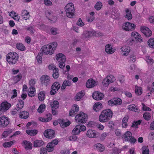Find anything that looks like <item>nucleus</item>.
Returning <instances> with one entry per match:
<instances>
[{
    "label": "nucleus",
    "mask_w": 154,
    "mask_h": 154,
    "mask_svg": "<svg viewBox=\"0 0 154 154\" xmlns=\"http://www.w3.org/2000/svg\"><path fill=\"white\" fill-rule=\"evenodd\" d=\"M102 6V4L100 2H97L94 6L95 8L97 10H99Z\"/></svg>",
    "instance_id": "nucleus-50"
},
{
    "label": "nucleus",
    "mask_w": 154,
    "mask_h": 154,
    "mask_svg": "<svg viewBox=\"0 0 154 154\" xmlns=\"http://www.w3.org/2000/svg\"><path fill=\"white\" fill-rule=\"evenodd\" d=\"M126 42L128 45H131L134 43V41L132 38H129L127 41Z\"/></svg>",
    "instance_id": "nucleus-64"
},
{
    "label": "nucleus",
    "mask_w": 154,
    "mask_h": 154,
    "mask_svg": "<svg viewBox=\"0 0 154 154\" xmlns=\"http://www.w3.org/2000/svg\"><path fill=\"white\" fill-rule=\"evenodd\" d=\"M46 17L48 18L49 20H51L52 18V17L53 16L52 14L50 12H48L46 13Z\"/></svg>",
    "instance_id": "nucleus-62"
},
{
    "label": "nucleus",
    "mask_w": 154,
    "mask_h": 154,
    "mask_svg": "<svg viewBox=\"0 0 154 154\" xmlns=\"http://www.w3.org/2000/svg\"><path fill=\"white\" fill-rule=\"evenodd\" d=\"M50 105L53 109H57L59 108V104L57 100H54L50 103Z\"/></svg>",
    "instance_id": "nucleus-27"
},
{
    "label": "nucleus",
    "mask_w": 154,
    "mask_h": 154,
    "mask_svg": "<svg viewBox=\"0 0 154 154\" xmlns=\"http://www.w3.org/2000/svg\"><path fill=\"white\" fill-rule=\"evenodd\" d=\"M71 85V82L69 80H65L63 82L61 86V91H63L67 86H70Z\"/></svg>",
    "instance_id": "nucleus-25"
},
{
    "label": "nucleus",
    "mask_w": 154,
    "mask_h": 154,
    "mask_svg": "<svg viewBox=\"0 0 154 154\" xmlns=\"http://www.w3.org/2000/svg\"><path fill=\"white\" fill-rule=\"evenodd\" d=\"M45 92L44 91H42L40 92L38 94V97L39 100L41 101H43L45 99Z\"/></svg>",
    "instance_id": "nucleus-38"
},
{
    "label": "nucleus",
    "mask_w": 154,
    "mask_h": 154,
    "mask_svg": "<svg viewBox=\"0 0 154 154\" xmlns=\"http://www.w3.org/2000/svg\"><path fill=\"white\" fill-rule=\"evenodd\" d=\"M58 123L60 126L63 128L69 126L71 124L70 122L69 121H66L65 120L62 119H59L58 120Z\"/></svg>",
    "instance_id": "nucleus-13"
},
{
    "label": "nucleus",
    "mask_w": 154,
    "mask_h": 154,
    "mask_svg": "<svg viewBox=\"0 0 154 154\" xmlns=\"http://www.w3.org/2000/svg\"><path fill=\"white\" fill-rule=\"evenodd\" d=\"M113 100L114 101L115 105H120L122 103V101L121 99L119 98H114Z\"/></svg>",
    "instance_id": "nucleus-47"
},
{
    "label": "nucleus",
    "mask_w": 154,
    "mask_h": 154,
    "mask_svg": "<svg viewBox=\"0 0 154 154\" xmlns=\"http://www.w3.org/2000/svg\"><path fill=\"white\" fill-rule=\"evenodd\" d=\"M143 117L146 120L148 121L151 119V115L149 112H146L143 114Z\"/></svg>",
    "instance_id": "nucleus-48"
},
{
    "label": "nucleus",
    "mask_w": 154,
    "mask_h": 154,
    "mask_svg": "<svg viewBox=\"0 0 154 154\" xmlns=\"http://www.w3.org/2000/svg\"><path fill=\"white\" fill-rule=\"evenodd\" d=\"M101 112L106 115L109 119H110L112 118V112L111 110L107 109Z\"/></svg>",
    "instance_id": "nucleus-23"
},
{
    "label": "nucleus",
    "mask_w": 154,
    "mask_h": 154,
    "mask_svg": "<svg viewBox=\"0 0 154 154\" xmlns=\"http://www.w3.org/2000/svg\"><path fill=\"white\" fill-rule=\"evenodd\" d=\"M125 17L128 20H130L132 18V16L131 11L129 9H127L126 11Z\"/></svg>",
    "instance_id": "nucleus-39"
},
{
    "label": "nucleus",
    "mask_w": 154,
    "mask_h": 154,
    "mask_svg": "<svg viewBox=\"0 0 154 154\" xmlns=\"http://www.w3.org/2000/svg\"><path fill=\"white\" fill-rule=\"evenodd\" d=\"M96 82L92 79H88L86 82V85L87 88H91L94 87L95 85Z\"/></svg>",
    "instance_id": "nucleus-21"
},
{
    "label": "nucleus",
    "mask_w": 154,
    "mask_h": 154,
    "mask_svg": "<svg viewBox=\"0 0 154 154\" xmlns=\"http://www.w3.org/2000/svg\"><path fill=\"white\" fill-rule=\"evenodd\" d=\"M57 28L52 27L50 29L51 34L53 35H56L57 34Z\"/></svg>",
    "instance_id": "nucleus-56"
},
{
    "label": "nucleus",
    "mask_w": 154,
    "mask_h": 154,
    "mask_svg": "<svg viewBox=\"0 0 154 154\" xmlns=\"http://www.w3.org/2000/svg\"><path fill=\"white\" fill-rule=\"evenodd\" d=\"M135 92L139 95H141L142 93V89L137 86L135 87Z\"/></svg>",
    "instance_id": "nucleus-51"
},
{
    "label": "nucleus",
    "mask_w": 154,
    "mask_h": 154,
    "mask_svg": "<svg viewBox=\"0 0 154 154\" xmlns=\"http://www.w3.org/2000/svg\"><path fill=\"white\" fill-rule=\"evenodd\" d=\"M15 142V140H13L9 142L4 143L3 146L5 148L9 147Z\"/></svg>",
    "instance_id": "nucleus-42"
},
{
    "label": "nucleus",
    "mask_w": 154,
    "mask_h": 154,
    "mask_svg": "<svg viewBox=\"0 0 154 154\" xmlns=\"http://www.w3.org/2000/svg\"><path fill=\"white\" fill-rule=\"evenodd\" d=\"M128 59L130 62H134L136 60V57L134 54H131L129 57Z\"/></svg>",
    "instance_id": "nucleus-52"
},
{
    "label": "nucleus",
    "mask_w": 154,
    "mask_h": 154,
    "mask_svg": "<svg viewBox=\"0 0 154 154\" xmlns=\"http://www.w3.org/2000/svg\"><path fill=\"white\" fill-rule=\"evenodd\" d=\"M142 149L143 154H149V150L147 146H143Z\"/></svg>",
    "instance_id": "nucleus-53"
},
{
    "label": "nucleus",
    "mask_w": 154,
    "mask_h": 154,
    "mask_svg": "<svg viewBox=\"0 0 154 154\" xmlns=\"http://www.w3.org/2000/svg\"><path fill=\"white\" fill-rule=\"evenodd\" d=\"M102 105L100 103H96L93 106V109L96 112L99 111L102 108Z\"/></svg>",
    "instance_id": "nucleus-28"
},
{
    "label": "nucleus",
    "mask_w": 154,
    "mask_h": 154,
    "mask_svg": "<svg viewBox=\"0 0 154 154\" xmlns=\"http://www.w3.org/2000/svg\"><path fill=\"white\" fill-rule=\"evenodd\" d=\"M25 29L27 31H29L31 33L33 34L34 31V29L32 26H29L26 28Z\"/></svg>",
    "instance_id": "nucleus-55"
},
{
    "label": "nucleus",
    "mask_w": 154,
    "mask_h": 154,
    "mask_svg": "<svg viewBox=\"0 0 154 154\" xmlns=\"http://www.w3.org/2000/svg\"><path fill=\"white\" fill-rule=\"evenodd\" d=\"M128 108L130 110L137 112H139L140 111L138 107L136 106L134 104L129 105L128 106Z\"/></svg>",
    "instance_id": "nucleus-26"
},
{
    "label": "nucleus",
    "mask_w": 154,
    "mask_h": 154,
    "mask_svg": "<svg viewBox=\"0 0 154 154\" xmlns=\"http://www.w3.org/2000/svg\"><path fill=\"white\" fill-rule=\"evenodd\" d=\"M9 123L8 118L5 116H2L0 117V127L5 128L7 126Z\"/></svg>",
    "instance_id": "nucleus-10"
},
{
    "label": "nucleus",
    "mask_w": 154,
    "mask_h": 154,
    "mask_svg": "<svg viewBox=\"0 0 154 154\" xmlns=\"http://www.w3.org/2000/svg\"><path fill=\"white\" fill-rule=\"evenodd\" d=\"M121 149H119L116 147H114L112 149V154H119L121 152Z\"/></svg>",
    "instance_id": "nucleus-49"
},
{
    "label": "nucleus",
    "mask_w": 154,
    "mask_h": 154,
    "mask_svg": "<svg viewBox=\"0 0 154 154\" xmlns=\"http://www.w3.org/2000/svg\"><path fill=\"white\" fill-rule=\"evenodd\" d=\"M94 17L93 16L87 17L86 18L87 21L89 22H91L94 19Z\"/></svg>",
    "instance_id": "nucleus-61"
},
{
    "label": "nucleus",
    "mask_w": 154,
    "mask_h": 154,
    "mask_svg": "<svg viewBox=\"0 0 154 154\" xmlns=\"http://www.w3.org/2000/svg\"><path fill=\"white\" fill-rule=\"evenodd\" d=\"M42 54L41 53L38 54L36 57V59L37 60L38 62L39 63H42Z\"/></svg>",
    "instance_id": "nucleus-54"
},
{
    "label": "nucleus",
    "mask_w": 154,
    "mask_h": 154,
    "mask_svg": "<svg viewBox=\"0 0 154 154\" xmlns=\"http://www.w3.org/2000/svg\"><path fill=\"white\" fill-rule=\"evenodd\" d=\"M16 48L21 51H24L25 50L26 48L21 43H17L16 45Z\"/></svg>",
    "instance_id": "nucleus-37"
},
{
    "label": "nucleus",
    "mask_w": 154,
    "mask_h": 154,
    "mask_svg": "<svg viewBox=\"0 0 154 154\" xmlns=\"http://www.w3.org/2000/svg\"><path fill=\"white\" fill-rule=\"evenodd\" d=\"M65 9L67 16L69 18H72L74 15L75 11L73 4L72 3L68 4L65 6Z\"/></svg>",
    "instance_id": "nucleus-2"
},
{
    "label": "nucleus",
    "mask_w": 154,
    "mask_h": 154,
    "mask_svg": "<svg viewBox=\"0 0 154 154\" xmlns=\"http://www.w3.org/2000/svg\"><path fill=\"white\" fill-rule=\"evenodd\" d=\"M123 136L125 141L129 142L131 144L134 143L137 141L136 139L132 136L131 133L129 131L126 132Z\"/></svg>",
    "instance_id": "nucleus-5"
},
{
    "label": "nucleus",
    "mask_w": 154,
    "mask_h": 154,
    "mask_svg": "<svg viewBox=\"0 0 154 154\" xmlns=\"http://www.w3.org/2000/svg\"><path fill=\"white\" fill-rule=\"evenodd\" d=\"M136 28V25L128 22H125L123 23L122 28L123 30L126 31L134 30Z\"/></svg>",
    "instance_id": "nucleus-4"
},
{
    "label": "nucleus",
    "mask_w": 154,
    "mask_h": 154,
    "mask_svg": "<svg viewBox=\"0 0 154 154\" xmlns=\"http://www.w3.org/2000/svg\"><path fill=\"white\" fill-rule=\"evenodd\" d=\"M86 135L89 137H97V134L96 131L92 129L88 130L86 133Z\"/></svg>",
    "instance_id": "nucleus-19"
},
{
    "label": "nucleus",
    "mask_w": 154,
    "mask_h": 154,
    "mask_svg": "<svg viewBox=\"0 0 154 154\" xmlns=\"http://www.w3.org/2000/svg\"><path fill=\"white\" fill-rule=\"evenodd\" d=\"M80 126L79 125H77L73 129L72 131V134L73 135H76L79 134L80 132Z\"/></svg>",
    "instance_id": "nucleus-34"
},
{
    "label": "nucleus",
    "mask_w": 154,
    "mask_h": 154,
    "mask_svg": "<svg viewBox=\"0 0 154 154\" xmlns=\"http://www.w3.org/2000/svg\"><path fill=\"white\" fill-rule=\"evenodd\" d=\"M94 32L93 31H85L81 35L82 39L89 38L93 35Z\"/></svg>",
    "instance_id": "nucleus-15"
},
{
    "label": "nucleus",
    "mask_w": 154,
    "mask_h": 154,
    "mask_svg": "<svg viewBox=\"0 0 154 154\" xmlns=\"http://www.w3.org/2000/svg\"><path fill=\"white\" fill-rule=\"evenodd\" d=\"M55 68V69L53 71L52 76L54 79H57L59 76V69L57 68Z\"/></svg>",
    "instance_id": "nucleus-44"
},
{
    "label": "nucleus",
    "mask_w": 154,
    "mask_h": 154,
    "mask_svg": "<svg viewBox=\"0 0 154 154\" xmlns=\"http://www.w3.org/2000/svg\"><path fill=\"white\" fill-rule=\"evenodd\" d=\"M47 46L46 45H45L42 46L41 48L42 52L45 54H49L51 55L50 50L48 49V48Z\"/></svg>",
    "instance_id": "nucleus-29"
},
{
    "label": "nucleus",
    "mask_w": 154,
    "mask_h": 154,
    "mask_svg": "<svg viewBox=\"0 0 154 154\" xmlns=\"http://www.w3.org/2000/svg\"><path fill=\"white\" fill-rule=\"evenodd\" d=\"M149 46L152 48H154V38H150L148 41Z\"/></svg>",
    "instance_id": "nucleus-45"
},
{
    "label": "nucleus",
    "mask_w": 154,
    "mask_h": 154,
    "mask_svg": "<svg viewBox=\"0 0 154 154\" xmlns=\"http://www.w3.org/2000/svg\"><path fill=\"white\" fill-rule=\"evenodd\" d=\"M115 49L112 48V46L109 44L106 45L105 47L106 52L109 54L113 53L115 51Z\"/></svg>",
    "instance_id": "nucleus-20"
},
{
    "label": "nucleus",
    "mask_w": 154,
    "mask_h": 154,
    "mask_svg": "<svg viewBox=\"0 0 154 154\" xmlns=\"http://www.w3.org/2000/svg\"><path fill=\"white\" fill-rule=\"evenodd\" d=\"M11 104L7 102H2L0 105V107L4 112L8 110L11 107Z\"/></svg>",
    "instance_id": "nucleus-14"
},
{
    "label": "nucleus",
    "mask_w": 154,
    "mask_h": 154,
    "mask_svg": "<svg viewBox=\"0 0 154 154\" xmlns=\"http://www.w3.org/2000/svg\"><path fill=\"white\" fill-rule=\"evenodd\" d=\"M57 45V43L56 42H53L48 45V49L50 50L51 52V55L52 54L54 53V50H56Z\"/></svg>",
    "instance_id": "nucleus-17"
},
{
    "label": "nucleus",
    "mask_w": 154,
    "mask_h": 154,
    "mask_svg": "<svg viewBox=\"0 0 154 154\" xmlns=\"http://www.w3.org/2000/svg\"><path fill=\"white\" fill-rule=\"evenodd\" d=\"M115 80V77L112 75H111L107 76L104 79L103 81V84L104 86L107 87L109 84L113 82Z\"/></svg>",
    "instance_id": "nucleus-8"
},
{
    "label": "nucleus",
    "mask_w": 154,
    "mask_h": 154,
    "mask_svg": "<svg viewBox=\"0 0 154 154\" xmlns=\"http://www.w3.org/2000/svg\"><path fill=\"white\" fill-rule=\"evenodd\" d=\"M109 119L107 118V116L106 115L104 114L102 112L99 117V121L101 122H106L108 121Z\"/></svg>",
    "instance_id": "nucleus-22"
},
{
    "label": "nucleus",
    "mask_w": 154,
    "mask_h": 154,
    "mask_svg": "<svg viewBox=\"0 0 154 154\" xmlns=\"http://www.w3.org/2000/svg\"><path fill=\"white\" fill-rule=\"evenodd\" d=\"M44 144V142L42 140H36L35 141L34 143V146L36 147H39L43 145Z\"/></svg>",
    "instance_id": "nucleus-30"
},
{
    "label": "nucleus",
    "mask_w": 154,
    "mask_h": 154,
    "mask_svg": "<svg viewBox=\"0 0 154 154\" xmlns=\"http://www.w3.org/2000/svg\"><path fill=\"white\" fill-rule=\"evenodd\" d=\"M77 24L79 26H82L84 25V23L82 22L81 19L79 18L77 23Z\"/></svg>",
    "instance_id": "nucleus-63"
},
{
    "label": "nucleus",
    "mask_w": 154,
    "mask_h": 154,
    "mask_svg": "<svg viewBox=\"0 0 154 154\" xmlns=\"http://www.w3.org/2000/svg\"><path fill=\"white\" fill-rule=\"evenodd\" d=\"M19 56L15 52H11L6 55V59L7 62L11 64H14L18 61Z\"/></svg>",
    "instance_id": "nucleus-1"
},
{
    "label": "nucleus",
    "mask_w": 154,
    "mask_h": 154,
    "mask_svg": "<svg viewBox=\"0 0 154 154\" xmlns=\"http://www.w3.org/2000/svg\"><path fill=\"white\" fill-rule=\"evenodd\" d=\"M121 49L124 53L123 54V55L125 56L128 55L130 51V47L129 46L127 45L123 46L121 48Z\"/></svg>",
    "instance_id": "nucleus-24"
},
{
    "label": "nucleus",
    "mask_w": 154,
    "mask_h": 154,
    "mask_svg": "<svg viewBox=\"0 0 154 154\" xmlns=\"http://www.w3.org/2000/svg\"><path fill=\"white\" fill-rule=\"evenodd\" d=\"M93 98L96 100L102 99L103 97V94L99 92H95L92 95Z\"/></svg>",
    "instance_id": "nucleus-16"
},
{
    "label": "nucleus",
    "mask_w": 154,
    "mask_h": 154,
    "mask_svg": "<svg viewBox=\"0 0 154 154\" xmlns=\"http://www.w3.org/2000/svg\"><path fill=\"white\" fill-rule=\"evenodd\" d=\"M142 105L143 106L142 109L143 110L145 111H151V109L150 108L146 106L143 103H142Z\"/></svg>",
    "instance_id": "nucleus-57"
},
{
    "label": "nucleus",
    "mask_w": 154,
    "mask_h": 154,
    "mask_svg": "<svg viewBox=\"0 0 154 154\" xmlns=\"http://www.w3.org/2000/svg\"><path fill=\"white\" fill-rule=\"evenodd\" d=\"M30 90L28 92V95L32 97L34 96V92H35V88L33 87H31L30 88Z\"/></svg>",
    "instance_id": "nucleus-41"
},
{
    "label": "nucleus",
    "mask_w": 154,
    "mask_h": 154,
    "mask_svg": "<svg viewBox=\"0 0 154 154\" xmlns=\"http://www.w3.org/2000/svg\"><path fill=\"white\" fill-rule=\"evenodd\" d=\"M45 105L44 104H41L38 109V112L39 113L43 112L45 108Z\"/></svg>",
    "instance_id": "nucleus-43"
},
{
    "label": "nucleus",
    "mask_w": 154,
    "mask_h": 154,
    "mask_svg": "<svg viewBox=\"0 0 154 154\" xmlns=\"http://www.w3.org/2000/svg\"><path fill=\"white\" fill-rule=\"evenodd\" d=\"M41 84L47 86L50 84L51 81L50 77L47 75H43L40 78Z\"/></svg>",
    "instance_id": "nucleus-9"
},
{
    "label": "nucleus",
    "mask_w": 154,
    "mask_h": 154,
    "mask_svg": "<svg viewBox=\"0 0 154 154\" xmlns=\"http://www.w3.org/2000/svg\"><path fill=\"white\" fill-rule=\"evenodd\" d=\"M95 147L100 152H102L105 150V147L100 143H97L95 145Z\"/></svg>",
    "instance_id": "nucleus-32"
},
{
    "label": "nucleus",
    "mask_w": 154,
    "mask_h": 154,
    "mask_svg": "<svg viewBox=\"0 0 154 154\" xmlns=\"http://www.w3.org/2000/svg\"><path fill=\"white\" fill-rule=\"evenodd\" d=\"M44 134L46 137L52 139L54 137V131L51 129H48L45 131Z\"/></svg>",
    "instance_id": "nucleus-12"
},
{
    "label": "nucleus",
    "mask_w": 154,
    "mask_h": 154,
    "mask_svg": "<svg viewBox=\"0 0 154 154\" xmlns=\"http://www.w3.org/2000/svg\"><path fill=\"white\" fill-rule=\"evenodd\" d=\"M23 142L25 145V147L26 149H31L32 148V144L30 142L25 140Z\"/></svg>",
    "instance_id": "nucleus-35"
},
{
    "label": "nucleus",
    "mask_w": 154,
    "mask_h": 154,
    "mask_svg": "<svg viewBox=\"0 0 154 154\" xmlns=\"http://www.w3.org/2000/svg\"><path fill=\"white\" fill-rule=\"evenodd\" d=\"M56 60L58 62H66V58L65 55L60 53L56 55Z\"/></svg>",
    "instance_id": "nucleus-18"
},
{
    "label": "nucleus",
    "mask_w": 154,
    "mask_h": 154,
    "mask_svg": "<svg viewBox=\"0 0 154 154\" xmlns=\"http://www.w3.org/2000/svg\"><path fill=\"white\" fill-rule=\"evenodd\" d=\"M142 32L146 37L150 36L152 34L151 30L147 27L142 26L140 29Z\"/></svg>",
    "instance_id": "nucleus-11"
},
{
    "label": "nucleus",
    "mask_w": 154,
    "mask_h": 154,
    "mask_svg": "<svg viewBox=\"0 0 154 154\" xmlns=\"http://www.w3.org/2000/svg\"><path fill=\"white\" fill-rule=\"evenodd\" d=\"M12 132V131L11 129H8L7 131H4L2 135V137L3 138H6L8 135L11 133Z\"/></svg>",
    "instance_id": "nucleus-40"
},
{
    "label": "nucleus",
    "mask_w": 154,
    "mask_h": 154,
    "mask_svg": "<svg viewBox=\"0 0 154 154\" xmlns=\"http://www.w3.org/2000/svg\"><path fill=\"white\" fill-rule=\"evenodd\" d=\"M88 116L83 112L77 115L75 118L76 122L78 123H85L88 119Z\"/></svg>",
    "instance_id": "nucleus-3"
},
{
    "label": "nucleus",
    "mask_w": 154,
    "mask_h": 154,
    "mask_svg": "<svg viewBox=\"0 0 154 154\" xmlns=\"http://www.w3.org/2000/svg\"><path fill=\"white\" fill-rule=\"evenodd\" d=\"M22 78V75H21L20 74L15 76L14 77V80L15 81H16L17 82H18L20 81Z\"/></svg>",
    "instance_id": "nucleus-58"
},
{
    "label": "nucleus",
    "mask_w": 154,
    "mask_h": 154,
    "mask_svg": "<svg viewBox=\"0 0 154 154\" xmlns=\"http://www.w3.org/2000/svg\"><path fill=\"white\" fill-rule=\"evenodd\" d=\"M60 83L57 82H54L52 85L51 88L50 94L51 95H54L55 94L60 88Z\"/></svg>",
    "instance_id": "nucleus-7"
},
{
    "label": "nucleus",
    "mask_w": 154,
    "mask_h": 154,
    "mask_svg": "<svg viewBox=\"0 0 154 154\" xmlns=\"http://www.w3.org/2000/svg\"><path fill=\"white\" fill-rule=\"evenodd\" d=\"M26 133L30 135H35L38 133L37 130H27Z\"/></svg>",
    "instance_id": "nucleus-36"
},
{
    "label": "nucleus",
    "mask_w": 154,
    "mask_h": 154,
    "mask_svg": "<svg viewBox=\"0 0 154 154\" xmlns=\"http://www.w3.org/2000/svg\"><path fill=\"white\" fill-rule=\"evenodd\" d=\"M59 141L57 139H54L51 142L49 143L46 146V149L48 152H51L54 149V147L57 145Z\"/></svg>",
    "instance_id": "nucleus-6"
},
{
    "label": "nucleus",
    "mask_w": 154,
    "mask_h": 154,
    "mask_svg": "<svg viewBox=\"0 0 154 154\" xmlns=\"http://www.w3.org/2000/svg\"><path fill=\"white\" fill-rule=\"evenodd\" d=\"M23 15L22 16H23V14H24V16L25 17H24V18L25 20H27L29 19L30 17V15L29 14V13L28 12H27L26 10H24L22 13Z\"/></svg>",
    "instance_id": "nucleus-46"
},
{
    "label": "nucleus",
    "mask_w": 154,
    "mask_h": 154,
    "mask_svg": "<svg viewBox=\"0 0 154 154\" xmlns=\"http://www.w3.org/2000/svg\"><path fill=\"white\" fill-rule=\"evenodd\" d=\"M40 154H47V150L46 148L45 149L42 147L40 149Z\"/></svg>",
    "instance_id": "nucleus-60"
},
{
    "label": "nucleus",
    "mask_w": 154,
    "mask_h": 154,
    "mask_svg": "<svg viewBox=\"0 0 154 154\" xmlns=\"http://www.w3.org/2000/svg\"><path fill=\"white\" fill-rule=\"evenodd\" d=\"M85 93L84 91H81L78 93L75 97V99L77 101L79 100L84 95Z\"/></svg>",
    "instance_id": "nucleus-33"
},
{
    "label": "nucleus",
    "mask_w": 154,
    "mask_h": 154,
    "mask_svg": "<svg viewBox=\"0 0 154 154\" xmlns=\"http://www.w3.org/2000/svg\"><path fill=\"white\" fill-rule=\"evenodd\" d=\"M146 62L148 63H153L154 62L153 59L149 56H147L146 57Z\"/></svg>",
    "instance_id": "nucleus-59"
},
{
    "label": "nucleus",
    "mask_w": 154,
    "mask_h": 154,
    "mask_svg": "<svg viewBox=\"0 0 154 154\" xmlns=\"http://www.w3.org/2000/svg\"><path fill=\"white\" fill-rule=\"evenodd\" d=\"M29 113L26 111H23L20 112V117L21 119H26L29 117Z\"/></svg>",
    "instance_id": "nucleus-31"
}]
</instances>
